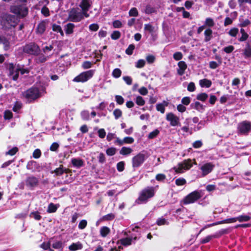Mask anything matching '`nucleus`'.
Returning <instances> with one entry per match:
<instances>
[{"label":"nucleus","instance_id":"48","mask_svg":"<svg viewBox=\"0 0 251 251\" xmlns=\"http://www.w3.org/2000/svg\"><path fill=\"white\" fill-rule=\"evenodd\" d=\"M12 116L13 114L10 110H6L4 112V118L5 120L10 119L12 117Z\"/></svg>","mask_w":251,"mask_h":251},{"label":"nucleus","instance_id":"26","mask_svg":"<svg viewBox=\"0 0 251 251\" xmlns=\"http://www.w3.org/2000/svg\"><path fill=\"white\" fill-rule=\"evenodd\" d=\"M75 25L72 23H69L65 26V31L67 34H71L73 33Z\"/></svg>","mask_w":251,"mask_h":251},{"label":"nucleus","instance_id":"62","mask_svg":"<svg viewBox=\"0 0 251 251\" xmlns=\"http://www.w3.org/2000/svg\"><path fill=\"white\" fill-rule=\"evenodd\" d=\"M195 85L194 82H191L188 84L187 90L189 92H194L195 90Z\"/></svg>","mask_w":251,"mask_h":251},{"label":"nucleus","instance_id":"53","mask_svg":"<svg viewBox=\"0 0 251 251\" xmlns=\"http://www.w3.org/2000/svg\"><path fill=\"white\" fill-rule=\"evenodd\" d=\"M216 236L215 235H209L204 238L201 241L203 244L209 242L213 238H215Z\"/></svg>","mask_w":251,"mask_h":251},{"label":"nucleus","instance_id":"63","mask_svg":"<svg viewBox=\"0 0 251 251\" xmlns=\"http://www.w3.org/2000/svg\"><path fill=\"white\" fill-rule=\"evenodd\" d=\"M146 60L148 63H152L155 60V57L152 55H148L146 57Z\"/></svg>","mask_w":251,"mask_h":251},{"label":"nucleus","instance_id":"50","mask_svg":"<svg viewBox=\"0 0 251 251\" xmlns=\"http://www.w3.org/2000/svg\"><path fill=\"white\" fill-rule=\"evenodd\" d=\"M120 35L121 33L119 31H115L112 33L111 37L113 40H117L120 38Z\"/></svg>","mask_w":251,"mask_h":251},{"label":"nucleus","instance_id":"5","mask_svg":"<svg viewBox=\"0 0 251 251\" xmlns=\"http://www.w3.org/2000/svg\"><path fill=\"white\" fill-rule=\"evenodd\" d=\"M154 195V188L152 187H148L144 189L138 200L139 203L146 202L148 199L152 197Z\"/></svg>","mask_w":251,"mask_h":251},{"label":"nucleus","instance_id":"30","mask_svg":"<svg viewBox=\"0 0 251 251\" xmlns=\"http://www.w3.org/2000/svg\"><path fill=\"white\" fill-rule=\"evenodd\" d=\"M110 229L107 226H102L100 229V235L104 237L110 233Z\"/></svg>","mask_w":251,"mask_h":251},{"label":"nucleus","instance_id":"56","mask_svg":"<svg viewBox=\"0 0 251 251\" xmlns=\"http://www.w3.org/2000/svg\"><path fill=\"white\" fill-rule=\"evenodd\" d=\"M87 224V222L86 220H82L80 222V223L78 225V227L79 229H83L86 227Z\"/></svg>","mask_w":251,"mask_h":251},{"label":"nucleus","instance_id":"35","mask_svg":"<svg viewBox=\"0 0 251 251\" xmlns=\"http://www.w3.org/2000/svg\"><path fill=\"white\" fill-rule=\"evenodd\" d=\"M136 103L139 106H143L145 103V101L141 96H137L135 99Z\"/></svg>","mask_w":251,"mask_h":251},{"label":"nucleus","instance_id":"37","mask_svg":"<svg viewBox=\"0 0 251 251\" xmlns=\"http://www.w3.org/2000/svg\"><path fill=\"white\" fill-rule=\"evenodd\" d=\"M52 30L57 32L60 33V34L62 36H63L64 35L63 32L62 28L60 25H56L55 24L53 25H52Z\"/></svg>","mask_w":251,"mask_h":251},{"label":"nucleus","instance_id":"61","mask_svg":"<svg viewBox=\"0 0 251 251\" xmlns=\"http://www.w3.org/2000/svg\"><path fill=\"white\" fill-rule=\"evenodd\" d=\"M155 178L157 181H162L166 178V176L164 174H159L156 176Z\"/></svg>","mask_w":251,"mask_h":251},{"label":"nucleus","instance_id":"9","mask_svg":"<svg viewBox=\"0 0 251 251\" xmlns=\"http://www.w3.org/2000/svg\"><path fill=\"white\" fill-rule=\"evenodd\" d=\"M201 196V192L195 191L185 197L183 200V202L186 204L193 203L199 199Z\"/></svg>","mask_w":251,"mask_h":251},{"label":"nucleus","instance_id":"41","mask_svg":"<svg viewBox=\"0 0 251 251\" xmlns=\"http://www.w3.org/2000/svg\"><path fill=\"white\" fill-rule=\"evenodd\" d=\"M237 221V218H229L227 219L224 220L220 222L219 223V224H228V223H234Z\"/></svg>","mask_w":251,"mask_h":251},{"label":"nucleus","instance_id":"11","mask_svg":"<svg viewBox=\"0 0 251 251\" xmlns=\"http://www.w3.org/2000/svg\"><path fill=\"white\" fill-rule=\"evenodd\" d=\"M238 129L240 133L248 134L251 131V122L244 121L238 124Z\"/></svg>","mask_w":251,"mask_h":251},{"label":"nucleus","instance_id":"47","mask_svg":"<svg viewBox=\"0 0 251 251\" xmlns=\"http://www.w3.org/2000/svg\"><path fill=\"white\" fill-rule=\"evenodd\" d=\"M122 114V111L119 109H116L113 112V115L116 119L119 118Z\"/></svg>","mask_w":251,"mask_h":251},{"label":"nucleus","instance_id":"13","mask_svg":"<svg viewBox=\"0 0 251 251\" xmlns=\"http://www.w3.org/2000/svg\"><path fill=\"white\" fill-rule=\"evenodd\" d=\"M215 165L211 162H207L202 164L200 167L202 176H204L212 172Z\"/></svg>","mask_w":251,"mask_h":251},{"label":"nucleus","instance_id":"10","mask_svg":"<svg viewBox=\"0 0 251 251\" xmlns=\"http://www.w3.org/2000/svg\"><path fill=\"white\" fill-rule=\"evenodd\" d=\"M147 158L146 155L143 153H139L133 157L132 160V167L134 168L140 167Z\"/></svg>","mask_w":251,"mask_h":251},{"label":"nucleus","instance_id":"23","mask_svg":"<svg viewBox=\"0 0 251 251\" xmlns=\"http://www.w3.org/2000/svg\"><path fill=\"white\" fill-rule=\"evenodd\" d=\"M168 105V102L164 101L162 103H158L156 105V110L160 111L161 113H164L165 110V107Z\"/></svg>","mask_w":251,"mask_h":251},{"label":"nucleus","instance_id":"34","mask_svg":"<svg viewBox=\"0 0 251 251\" xmlns=\"http://www.w3.org/2000/svg\"><path fill=\"white\" fill-rule=\"evenodd\" d=\"M236 218H237V221H238L240 222H243L248 221L249 220H250L251 217L248 215H244L239 216L236 217Z\"/></svg>","mask_w":251,"mask_h":251},{"label":"nucleus","instance_id":"46","mask_svg":"<svg viewBox=\"0 0 251 251\" xmlns=\"http://www.w3.org/2000/svg\"><path fill=\"white\" fill-rule=\"evenodd\" d=\"M159 133V131L158 129H155L153 131L151 132L148 136L149 139H153L155 138Z\"/></svg>","mask_w":251,"mask_h":251},{"label":"nucleus","instance_id":"42","mask_svg":"<svg viewBox=\"0 0 251 251\" xmlns=\"http://www.w3.org/2000/svg\"><path fill=\"white\" fill-rule=\"evenodd\" d=\"M205 25L206 26L209 27H212L214 25V22L212 19L210 18H207L205 20Z\"/></svg>","mask_w":251,"mask_h":251},{"label":"nucleus","instance_id":"54","mask_svg":"<svg viewBox=\"0 0 251 251\" xmlns=\"http://www.w3.org/2000/svg\"><path fill=\"white\" fill-rule=\"evenodd\" d=\"M173 57L176 60H180L182 58V54L180 52H176L174 54Z\"/></svg>","mask_w":251,"mask_h":251},{"label":"nucleus","instance_id":"39","mask_svg":"<svg viewBox=\"0 0 251 251\" xmlns=\"http://www.w3.org/2000/svg\"><path fill=\"white\" fill-rule=\"evenodd\" d=\"M208 98V95L206 93H203L199 94L197 98L198 100H201V101H205Z\"/></svg>","mask_w":251,"mask_h":251},{"label":"nucleus","instance_id":"27","mask_svg":"<svg viewBox=\"0 0 251 251\" xmlns=\"http://www.w3.org/2000/svg\"><path fill=\"white\" fill-rule=\"evenodd\" d=\"M82 248V245L79 242H77L76 243H73L69 247V250L71 251H73L81 250Z\"/></svg>","mask_w":251,"mask_h":251},{"label":"nucleus","instance_id":"4","mask_svg":"<svg viewBox=\"0 0 251 251\" xmlns=\"http://www.w3.org/2000/svg\"><path fill=\"white\" fill-rule=\"evenodd\" d=\"M44 92V90L43 89L40 90L36 87H32L25 91L24 94V96L28 100L32 101L39 98L42 93Z\"/></svg>","mask_w":251,"mask_h":251},{"label":"nucleus","instance_id":"15","mask_svg":"<svg viewBox=\"0 0 251 251\" xmlns=\"http://www.w3.org/2000/svg\"><path fill=\"white\" fill-rule=\"evenodd\" d=\"M80 7L81 8L82 12L84 17L87 18L89 17V14L87 12L91 6V1L90 0H82L80 3Z\"/></svg>","mask_w":251,"mask_h":251},{"label":"nucleus","instance_id":"59","mask_svg":"<svg viewBox=\"0 0 251 251\" xmlns=\"http://www.w3.org/2000/svg\"><path fill=\"white\" fill-rule=\"evenodd\" d=\"M125 163L123 161L118 163L117 165V170L119 172H122L124 170Z\"/></svg>","mask_w":251,"mask_h":251},{"label":"nucleus","instance_id":"52","mask_svg":"<svg viewBox=\"0 0 251 251\" xmlns=\"http://www.w3.org/2000/svg\"><path fill=\"white\" fill-rule=\"evenodd\" d=\"M116 149L114 148H110L107 149L106 152L108 155L112 156L115 154Z\"/></svg>","mask_w":251,"mask_h":251},{"label":"nucleus","instance_id":"43","mask_svg":"<svg viewBox=\"0 0 251 251\" xmlns=\"http://www.w3.org/2000/svg\"><path fill=\"white\" fill-rule=\"evenodd\" d=\"M130 16L136 17L138 15V10L136 8H132L129 11Z\"/></svg>","mask_w":251,"mask_h":251},{"label":"nucleus","instance_id":"57","mask_svg":"<svg viewBox=\"0 0 251 251\" xmlns=\"http://www.w3.org/2000/svg\"><path fill=\"white\" fill-rule=\"evenodd\" d=\"M41 13L45 16L48 17L50 15V11L49 9L46 7L44 6L41 9Z\"/></svg>","mask_w":251,"mask_h":251},{"label":"nucleus","instance_id":"55","mask_svg":"<svg viewBox=\"0 0 251 251\" xmlns=\"http://www.w3.org/2000/svg\"><path fill=\"white\" fill-rule=\"evenodd\" d=\"M139 93L143 96H146L148 93V91L147 89L145 87H142L138 89Z\"/></svg>","mask_w":251,"mask_h":251},{"label":"nucleus","instance_id":"28","mask_svg":"<svg viewBox=\"0 0 251 251\" xmlns=\"http://www.w3.org/2000/svg\"><path fill=\"white\" fill-rule=\"evenodd\" d=\"M191 106L200 112H202L204 108V106L198 101H196L195 103L191 104Z\"/></svg>","mask_w":251,"mask_h":251},{"label":"nucleus","instance_id":"29","mask_svg":"<svg viewBox=\"0 0 251 251\" xmlns=\"http://www.w3.org/2000/svg\"><path fill=\"white\" fill-rule=\"evenodd\" d=\"M132 151L133 150L131 148L124 147L120 150V153L124 155H126L130 154Z\"/></svg>","mask_w":251,"mask_h":251},{"label":"nucleus","instance_id":"25","mask_svg":"<svg viewBox=\"0 0 251 251\" xmlns=\"http://www.w3.org/2000/svg\"><path fill=\"white\" fill-rule=\"evenodd\" d=\"M199 84L201 87L209 88L212 84V82L207 79H202L200 80Z\"/></svg>","mask_w":251,"mask_h":251},{"label":"nucleus","instance_id":"12","mask_svg":"<svg viewBox=\"0 0 251 251\" xmlns=\"http://www.w3.org/2000/svg\"><path fill=\"white\" fill-rule=\"evenodd\" d=\"M39 50V47L32 43L26 45L23 48L25 52L33 55H37Z\"/></svg>","mask_w":251,"mask_h":251},{"label":"nucleus","instance_id":"2","mask_svg":"<svg viewBox=\"0 0 251 251\" xmlns=\"http://www.w3.org/2000/svg\"><path fill=\"white\" fill-rule=\"evenodd\" d=\"M18 22L16 16L5 14L2 17L1 25L5 29H10L14 27Z\"/></svg>","mask_w":251,"mask_h":251},{"label":"nucleus","instance_id":"20","mask_svg":"<svg viewBox=\"0 0 251 251\" xmlns=\"http://www.w3.org/2000/svg\"><path fill=\"white\" fill-rule=\"evenodd\" d=\"M46 22L42 21L40 22L37 25L36 28V32L39 34H42L46 29Z\"/></svg>","mask_w":251,"mask_h":251},{"label":"nucleus","instance_id":"6","mask_svg":"<svg viewBox=\"0 0 251 251\" xmlns=\"http://www.w3.org/2000/svg\"><path fill=\"white\" fill-rule=\"evenodd\" d=\"M83 13L78 9H73L69 13V19L74 22L80 21L84 17Z\"/></svg>","mask_w":251,"mask_h":251},{"label":"nucleus","instance_id":"24","mask_svg":"<svg viewBox=\"0 0 251 251\" xmlns=\"http://www.w3.org/2000/svg\"><path fill=\"white\" fill-rule=\"evenodd\" d=\"M243 55L245 58L251 57V47L249 44H248L243 50Z\"/></svg>","mask_w":251,"mask_h":251},{"label":"nucleus","instance_id":"8","mask_svg":"<svg viewBox=\"0 0 251 251\" xmlns=\"http://www.w3.org/2000/svg\"><path fill=\"white\" fill-rule=\"evenodd\" d=\"M94 74V70H90L86 72L81 73L79 75L76 76L74 81L75 82H84L87 81L91 78Z\"/></svg>","mask_w":251,"mask_h":251},{"label":"nucleus","instance_id":"17","mask_svg":"<svg viewBox=\"0 0 251 251\" xmlns=\"http://www.w3.org/2000/svg\"><path fill=\"white\" fill-rule=\"evenodd\" d=\"M50 243L52 248L54 249L62 250L63 249L62 242L60 241L54 240L53 238L50 239Z\"/></svg>","mask_w":251,"mask_h":251},{"label":"nucleus","instance_id":"14","mask_svg":"<svg viewBox=\"0 0 251 251\" xmlns=\"http://www.w3.org/2000/svg\"><path fill=\"white\" fill-rule=\"evenodd\" d=\"M166 120L170 122V125L173 126L180 125L179 118L172 112L166 114Z\"/></svg>","mask_w":251,"mask_h":251},{"label":"nucleus","instance_id":"44","mask_svg":"<svg viewBox=\"0 0 251 251\" xmlns=\"http://www.w3.org/2000/svg\"><path fill=\"white\" fill-rule=\"evenodd\" d=\"M30 216L36 220H40L41 218V216L40 215L38 212H33L31 213Z\"/></svg>","mask_w":251,"mask_h":251},{"label":"nucleus","instance_id":"22","mask_svg":"<svg viewBox=\"0 0 251 251\" xmlns=\"http://www.w3.org/2000/svg\"><path fill=\"white\" fill-rule=\"evenodd\" d=\"M132 241V238L126 237L120 239V240L118 241V243L121 244V245L125 246H127L131 244Z\"/></svg>","mask_w":251,"mask_h":251},{"label":"nucleus","instance_id":"3","mask_svg":"<svg viewBox=\"0 0 251 251\" xmlns=\"http://www.w3.org/2000/svg\"><path fill=\"white\" fill-rule=\"evenodd\" d=\"M20 1L22 2L21 4L12 6L10 10L12 13L19 17H23L27 15L28 10L27 7L25 4L26 0H20Z\"/></svg>","mask_w":251,"mask_h":251},{"label":"nucleus","instance_id":"31","mask_svg":"<svg viewBox=\"0 0 251 251\" xmlns=\"http://www.w3.org/2000/svg\"><path fill=\"white\" fill-rule=\"evenodd\" d=\"M212 31L211 29H206L204 31L205 41L208 42L210 41L212 37Z\"/></svg>","mask_w":251,"mask_h":251},{"label":"nucleus","instance_id":"33","mask_svg":"<svg viewBox=\"0 0 251 251\" xmlns=\"http://www.w3.org/2000/svg\"><path fill=\"white\" fill-rule=\"evenodd\" d=\"M49 58V56H46L44 55H41L36 58L37 63H43L45 62Z\"/></svg>","mask_w":251,"mask_h":251},{"label":"nucleus","instance_id":"21","mask_svg":"<svg viewBox=\"0 0 251 251\" xmlns=\"http://www.w3.org/2000/svg\"><path fill=\"white\" fill-rule=\"evenodd\" d=\"M71 162L73 166L74 167L79 168L82 167L84 165V162L83 160L79 158H72L71 159Z\"/></svg>","mask_w":251,"mask_h":251},{"label":"nucleus","instance_id":"32","mask_svg":"<svg viewBox=\"0 0 251 251\" xmlns=\"http://www.w3.org/2000/svg\"><path fill=\"white\" fill-rule=\"evenodd\" d=\"M239 32L238 28L233 27L231 28L228 32V34L231 37H236Z\"/></svg>","mask_w":251,"mask_h":251},{"label":"nucleus","instance_id":"45","mask_svg":"<svg viewBox=\"0 0 251 251\" xmlns=\"http://www.w3.org/2000/svg\"><path fill=\"white\" fill-rule=\"evenodd\" d=\"M57 207L53 203H50L48 207V212L49 213H52L56 211Z\"/></svg>","mask_w":251,"mask_h":251},{"label":"nucleus","instance_id":"49","mask_svg":"<svg viewBox=\"0 0 251 251\" xmlns=\"http://www.w3.org/2000/svg\"><path fill=\"white\" fill-rule=\"evenodd\" d=\"M135 47L133 45H130L126 50V52L128 55H131L133 51L134 50Z\"/></svg>","mask_w":251,"mask_h":251},{"label":"nucleus","instance_id":"64","mask_svg":"<svg viewBox=\"0 0 251 251\" xmlns=\"http://www.w3.org/2000/svg\"><path fill=\"white\" fill-rule=\"evenodd\" d=\"M99 26L98 24H93L89 25V29L91 31H96L98 30Z\"/></svg>","mask_w":251,"mask_h":251},{"label":"nucleus","instance_id":"1","mask_svg":"<svg viewBox=\"0 0 251 251\" xmlns=\"http://www.w3.org/2000/svg\"><path fill=\"white\" fill-rule=\"evenodd\" d=\"M8 70L9 71V75L14 80H16L18 77L19 73L21 75L27 74L29 72V69L25 68L24 66L20 64H13L10 63L9 64Z\"/></svg>","mask_w":251,"mask_h":251},{"label":"nucleus","instance_id":"19","mask_svg":"<svg viewBox=\"0 0 251 251\" xmlns=\"http://www.w3.org/2000/svg\"><path fill=\"white\" fill-rule=\"evenodd\" d=\"M11 38L13 39V37H10L8 39L0 37V43L3 44L5 50H8L9 49L11 42Z\"/></svg>","mask_w":251,"mask_h":251},{"label":"nucleus","instance_id":"51","mask_svg":"<svg viewBox=\"0 0 251 251\" xmlns=\"http://www.w3.org/2000/svg\"><path fill=\"white\" fill-rule=\"evenodd\" d=\"M134 139L131 137H126L123 139L124 144H132L134 142Z\"/></svg>","mask_w":251,"mask_h":251},{"label":"nucleus","instance_id":"7","mask_svg":"<svg viewBox=\"0 0 251 251\" xmlns=\"http://www.w3.org/2000/svg\"><path fill=\"white\" fill-rule=\"evenodd\" d=\"M192 166V160L188 159L178 164L177 166L174 168V169L177 173H182L185 171L190 169Z\"/></svg>","mask_w":251,"mask_h":251},{"label":"nucleus","instance_id":"60","mask_svg":"<svg viewBox=\"0 0 251 251\" xmlns=\"http://www.w3.org/2000/svg\"><path fill=\"white\" fill-rule=\"evenodd\" d=\"M186 183V180L184 178H178L176 180V184L178 186H181Z\"/></svg>","mask_w":251,"mask_h":251},{"label":"nucleus","instance_id":"36","mask_svg":"<svg viewBox=\"0 0 251 251\" xmlns=\"http://www.w3.org/2000/svg\"><path fill=\"white\" fill-rule=\"evenodd\" d=\"M41 247L45 250H49L50 251H53V250L51 248V245L50 243V240L48 242L43 243L41 245Z\"/></svg>","mask_w":251,"mask_h":251},{"label":"nucleus","instance_id":"58","mask_svg":"<svg viewBox=\"0 0 251 251\" xmlns=\"http://www.w3.org/2000/svg\"><path fill=\"white\" fill-rule=\"evenodd\" d=\"M115 100L117 103L119 104H122L124 102V99L121 96L116 95L115 96Z\"/></svg>","mask_w":251,"mask_h":251},{"label":"nucleus","instance_id":"18","mask_svg":"<svg viewBox=\"0 0 251 251\" xmlns=\"http://www.w3.org/2000/svg\"><path fill=\"white\" fill-rule=\"evenodd\" d=\"M178 68L177 70V74L180 75H182L187 69V66L184 61H179L178 64Z\"/></svg>","mask_w":251,"mask_h":251},{"label":"nucleus","instance_id":"40","mask_svg":"<svg viewBox=\"0 0 251 251\" xmlns=\"http://www.w3.org/2000/svg\"><path fill=\"white\" fill-rule=\"evenodd\" d=\"M122 72L119 69H115L112 72V75L115 78H119L121 75Z\"/></svg>","mask_w":251,"mask_h":251},{"label":"nucleus","instance_id":"38","mask_svg":"<svg viewBox=\"0 0 251 251\" xmlns=\"http://www.w3.org/2000/svg\"><path fill=\"white\" fill-rule=\"evenodd\" d=\"M146 64V61L144 59H139L135 64V67L137 68H143Z\"/></svg>","mask_w":251,"mask_h":251},{"label":"nucleus","instance_id":"16","mask_svg":"<svg viewBox=\"0 0 251 251\" xmlns=\"http://www.w3.org/2000/svg\"><path fill=\"white\" fill-rule=\"evenodd\" d=\"M38 183V179L34 176L28 177L25 181L26 185L30 187H34L37 185Z\"/></svg>","mask_w":251,"mask_h":251}]
</instances>
